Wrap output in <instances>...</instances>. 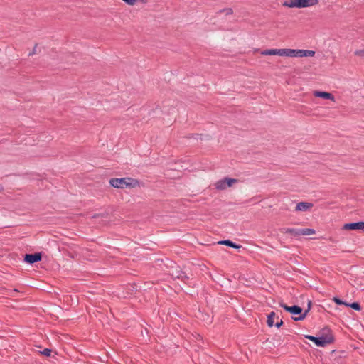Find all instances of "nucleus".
Listing matches in <instances>:
<instances>
[{"mask_svg":"<svg viewBox=\"0 0 364 364\" xmlns=\"http://www.w3.org/2000/svg\"><path fill=\"white\" fill-rule=\"evenodd\" d=\"M323 335L320 337H315L313 336H306V338L313 341L317 346L324 347L328 344L333 342V336L330 333L329 328L323 329Z\"/></svg>","mask_w":364,"mask_h":364,"instance_id":"nucleus-1","label":"nucleus"},{"mask_svg":"<svg viewBox=\"0 0 364 364\" xmlns=\"http://www.w3.org/2000/svg\"><path fill=\"white\" fill-rule=\"evenodd\" d=\"M109 184L116 188H135L139 185V182L136 179L132 178H111Z\"/></svg>","mask_w":364,"mask_h":364,"instance_id":"nucleus-2","label":"nucleus"},{"mask_svg":"<svg viewBox=\"0 0 364 364\" xmlns=\"http://www.w3.org/2000/svg\"><path fill=\"white\" fill-rule=\"evenodd\" d=\"M279 232L282 234H289L291 237L299 238L301 235H311L315 234V230L311 228L296 229L290 228H279Z\"/></svg>","mask_w":364,"mask_h":364,"instance_id":"nucleus-3","label":"nucleus"},{"mask_svg":"<svg viewBox=\"0 0 364 364\" xmlns=\"http://www.w3.org/2000/svg\"><path fill=\"white\" fill-rule=\"evenodd\" d=\"M318 4V0H287L283 3V6L289 8H306Z\"/></svg>","mask_w":364,"mask_h":364,"instance_id":"nucleus-4","label":"nucleus"},{"mask_svg":"<svg viewBox=\"0 0 364 364\" xmlns=\"http://www.w3.org/2000/svg\"><path fill=\"white\" fill-rule=\"evenodd\" d=\"M315 51L309 50L290 49V57H313Z\"/></svg>","mask_w":364,"mask_h":364,"instance_id":"nucleus-5","label":"nucleus"},{"mask_svg":"<svg viewBox=\"0 0 364 364\" xmlns=\"http://www.w3.org/2000/svg\"><path fill=\"white\" fill-rule=\"evenodd\" d=\"M279 306L281 307H282L284 310H286L287 312H289V313L292 314L293 315L301 316V314H303L302 309L300 306H297V305H294L292 306H287L284 303H280Z\"/></svg>","mask_w":364,"mask_h":364,"instance_id":"nucleus-6","label":"nucleus"},{"mask_svg":"<svg viewBox=\"0 0 364 364\" xmlns=\"http://www.w3.org/2000/svg\"><path fill=\"white\" fill-rule=\"evenodd\" d=\"M42 259V254L36 252L34 254H26L24 256V261L28 264H34L41 261Z\"/></svg>","mask_w":364,"mask_h":364,"instance_id":"nucleus-7","label":"nucleus"},{"mask_svg":"<svg viewBox=\"0 0 364 364\" xmlns=\"http://www.w3.org/2000/svg\"><path fill=\"white\" fill-rule=\"evenodd\" d=\"M343 230H364V222L360 221V222H357V223H346L343 226Z\"/></svg>","mask_w":364,"mask_h":364,"instance_id":"nucleus-8","label":"nucleus"},{"mask_svg":"<svg viewBox=\"0 0 364 364\" xmlns=\"http://www.w3.org/2000/svg\"><path fill=\"white\" fill-rule=\"evenodd\" d=\"M170 275L173 279H179L182 281H185V279H188V277L180 269H172L170 272Z\"/></svg>","mask_w":364,"mask_h":364,"instance_id":"nucleus-9","label":"nucleus"},{"mask_svg":"<svg viewBox=\"0 0 364 364\" xmlns=\"http://www.w3.org/2000/svg\"><path fill=\"white\" fill-rule=\"evenodd\" d=\"M314 95L316 97L328 99L335 102V97L331 92L316 90L314 92Z\"/></svg>","mask_w":364,"mask_h":364,"instance_id":"nucleus-10","label":"nucleus"},{"mask_svg":"<svg viewBox=\"0 0 364 364\" xmlns=\"http://www.w3.org/2000/svg\"><path fill=\"white\" fill-rule=\"evenodd\" d=\"M313 203L307 202H300L297 203L295 210L296 211H306L313 207Z\"/></svg>","mask_w":364,"mask_h":364,"instance_id":"nucleus-11","label":"nucleus"},{"mask_svg":"<svg viewBox=\"0 0 364 364\" xmlns=\"http://www.w3.org/2000/svg\"><path fill=\"white\" fill-rule=\"evenodd\" d=\"M218 244L225 245L229 246V247L235 248V249H240L241 247V245H237V244L232 242L230 240H220L218 242Z\"/></svg>","mask_w":364,"mask_h":364,"instance_id":"nucleus-12","label":"nucleus"},{"mask_svg":"<svg viewBox=\"0 0 364 364\" xmlns=\"http://www.w3.org/2000/svg\"><path fill=\"white\" fill-rule=\"evenodd\" d=\"M311 306V301H309L307 309L305 310V311L302 314H301V316H299L297 317H296V316L295 317H292L293 320H294L295 321L304 320L306 318L308 312L310 311Z\"/></svg>","mask_w":364,"mask_h":364,"instance_id":"nucleus-13","label":"nucleus"},{"mask_svg":"<svg viewBox=\"0 0 364 364\" xmlns=\"http://www.w3.org/2000/svg\"><path fill=\"white\" fill-rule=\"evenodd\" d=\"M275 55L290 57V49H275Z\"/></svg>","mask_w":364,"mask_h":364,"instance_id":"nucleus-14","label":"nucleus"},{"mask_svg":"<svg viewBox=\"0 0 364 364\" xmlns=\"http://www.w3.org/2000/svg\"><path fill=\"white\" fill-rule=\"evenodd\" d=\"M275 316V313L274 311H272L267 316V325L269 327H272L274 326V318Z\"/></svg>","mask_w":364,"mask_h":364,"instance_id":"nucleus-15","label":"nucleus"},{"mask_svg":"<svg viewBox=\"0 0 364 364\" xmlns=\"http://www.w3.org/2000/svg\"><path fill=\"white\" fill-rule=\"evenodd\" d=\"M215 188L218 190H223L226 188V181H225V178L223 180L218 181L215 183Z\"/></svg>","mask_w":364,"mask_h":364,"instance_id":"nucleus-16","label":"nucleus"},{"mask_svg":"<svg viewBox=\"0 0 364 364\" xmlns=\"http://www.w3.org/2000/svg\"><path fill=\"white\" fill-rule=\"evenodd\" d=\"M345 306H350L354 310H356V311H360L361 309V307H360V305L359 303L358 302H353L352 304H345Z\"/></svg>","mask_w":364,"mask_h":364,"instance_id":"nucleus-17","label":"nucleus"},{"mask_svg":"<svg viewBox=\"0 0 364 364\" xmlns=\"http://www.w3.org/2000/svg\"><path fill=\"white\" fill-rule=\"evenodd\" d=\"M225 14L226 16L232 14L233 11L231 8H225L218 11V14Z\"/></svg>","mask_w":364,"mask_h":364,"instance_id":"nucleus-18","label":"nucleus"},{"mask_svg":"<svg viewBox=\"0 0 364 364\" xmlns=\"http://www.w3.org/2000/svg\"><path fill=\"white\" fill-rule=\"evenodd\" d=\"M263 55H275V49H267L262 51Z\"/></svg>","mask_w":364,"mask_h":364,"instance_id":"nucleus-19","label":"nucleus"},{"mask_svg":"<svg viewBox=\"0 0 364 364\" xmlns=\"http://www.w3.org/2000/svg\"><path fill=\"white\" fill-rule=\"evenodd\" d=\"M225 181H226V187H230L232 186L233 183H235L237 182V179L233 178H225Z\"/></svg>","mask_w":364,"mask_h":364,"instance_id":"nucleus-20","label":"nucleus"},{"mask_svg":"<svg viewBox=\"0 0 364 364\" xmlns=\"http://www.w3.org/2000/svg\"><path fill=\"white\" fill-rule=\"evenodd\" d=\"M354 55L361 58H364V49L356 50L354 52Z\"/></svg>","mask_w":364,"mask_h":364,"instance_id":"nucleus-21","label":"nucleus"},{"mask_svg":"<svg viewBox=\"0 0 364 364\" xmlns=\"http://www.w3.org/2000/svg\"><path fill=\"white\" fill-rule=\"evenodd\" d=\"M333 301L336 304H338V305H345V304H346V302L343 301L342 300H341L340 299L337 298V297H334L333 299Z\"/></svg>","mask_w":364,"mask_h":364,"instance_id":"nucleus-22","label":"nucleus"},{"mask_svg":"<svg viewBox=\"0 0 364 364\" xmlns=\"http://www.w3.org/2000/svg\"><path fill=\"white\" fill-rule=\"evenodd\" d=\"M51 353V350L48 348H45L43 351H41V354L46 356H50Z\"/></svg>","mask_w":364,"mask_h":364,"instance_id":"nucleus-23","label":"nucleus"},{"mask_svg":"<svg viewBox=\"0 0 364 364\" xmlns=\"http://www.w3.org/2000/svg\"><path fill=\"white\" fill-rule=\"evenodd\" d=\"M283 321L282 320H280L279 321L277 322V323L275 324V326L279 328H280L282 325H283Z\"/></svg>","mask_w":364,"mask_h":364,"instance_id":"nucleus-24","label":"nucleus"},{"mask_svg":"<svg viewBox=\"0 0 364 364\" xmlns=\"http://www.w3.org/2000/svg\"><path fill=\"white\" fill-rule=\"evenodd\" d=\"M36 47H37V45L35 46V47L33 48L32 52L29 53L30 56L36 54Z\"/></svg>","mask_w":364,"mask_h":364,"instance_id":"nucleus-25","label":"nucleus"}]
</instances>
